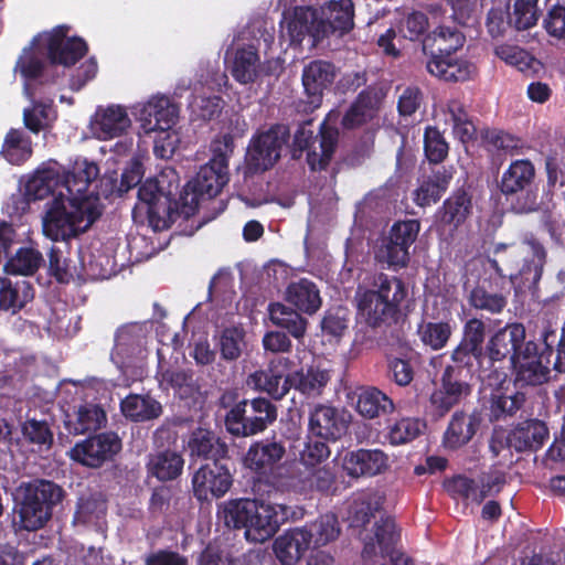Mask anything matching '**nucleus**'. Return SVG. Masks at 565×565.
I'll use <instances>...</instances> for the list:
<instances>
[{
    "label": "nucleus",
    "instance_id": "62",
    "mask_svg": "<svg viewBox=\"0 0 565 565\" xmlns=\"http://www.w3.org/2000/svg\"><path fill=\"white\" fill-rule=\"evenodd\" d=\"M428 18L420 11L407 13L398 24L397 32L411 41L418 40L428 29Z\"/></svg>",
    "mask_w": 565,
    "mask_h": 565
},
{
    "label": "nucleus",
    "instance_id": "32",
    "mask_svg": "<svg viewBox=\"0 0 565 565\" xmlns=\"http://www.w3.org/2000/svg\"><path fill=\"white\" fill-rule=\"evenodd\" d=\"M286 448L276 440H263L253 444L245 455V466L256 472H266L285 456Z\"/></svg>",
    "mask_w": 565,
    "mask_h": 565
},
{
    "label": "nucleus",
    "instance_id": "36",
    "mask_svg": "<svg viewBox=\"0 0 565 565\" xmlns=\"http://www.w3.org/2000/svg\"><path fill=\"white\" fill-rule=\"evenodd\" d=\"M285 298L287 302L308 315L318 311L322 303L318 287L306 278L289 284Z\"/></svg>",
    "mask_w": 565,
    "mask_h": 565
},
{
    "label": "nucleus",
    "instance_id": "15",
    "mask_svg": "<svg viewBox=\"0 0 565 565\" xmlns=\"http://www.w3.org/2000/svg\"><path fill=\"white\" fill-rule=\"evenodd\" d=\"M232 486L228 470L216 463H206L192 477L194 497L200 501H210L223 497Z\"/></svg>",
    "mask_w": 565,
    "mask_h": 565
},
{
    "label": "nucleus",
    "instance_id": "26",
    "mask_svg": "<svg viewBox=\"0 0 565 565\" xmlns=\"http://www.w3.org/2000/svg\"><path fill=\"white\" fill-rule=\"evenodd\" d=\"M388 461V456L380 449H359L345 455L343 469L353 478L372 477L385 472Z\"/></svg>",
    "mask_w": 565,
    "mask_h": 565
},
{
    "label": "nucleus",
    "instance_id": "19",
    "mask_svg": "<svg viewBox=\"0 0 565 565\" xmlns=\"http://www.w3.org/2000/svg\"><path fill=\"white\" fill-rule=\"evenodd\" d=\"M363 542L362 558L372 559L395 548L399 540V531L395 521L391 518H382L376 521L371 530H365L360 534Z\"/></svg>",
    "mask_w": 565,
    "mask_h": 565
},
{
    "label": "nucleus",
    "instance_id": "27",
    "mask_svg": "<svg viewBox=\"0 0 565 565\" xmlns=\"http://www.w3.org/2000/svg\"><path fill=\"white\" fill-rule=\"evenodd\" d=\"M426 70L445 82H465L472 78L477 72L472 63L443 54L430 56L426 62Z\"/></svg>",
    "mask_w": 565,
    "mask_h": 565
},
{
    "label": "nucleus",
    "instance_id": "40",
    "mask_svg": "<svg viewBox=\"0 0 565 565\" xmlns=\"http://www.w3.org/2000/svg\"><path fill=\"white\" fill-rule=\"evenodd\" d=\"M264 70L254 46L241 47L234 53L231 73L237 82L253 83Z\"/></svg>",
    "mask_w": 565,
    "mask_h": 565
},
{
    "label": "nucleus",
    "instance_id": "24",
    "mask_svg": "<svg viewBox=\"0 0 565 565\" xmlns=\"http://www.w3.org/2000/svg\"><path fill=\"white\" fill-rule=\"evenodd\" d=\"M131 126L126 109L119 105L99 107L90 119L92 134L100 139L108 140L119 137Z\"/></svg>",
    "mask_w": 565,
    "mask_h": 565
},
{
    "label": "nucleus",
    "instance_id": "38",
    "mask_svg": "<svg viewBox=\"0 0 565 565\" xmlns=\"http://www.w3.org/2000/svg\"><path fill=\"white\" fill-rule=\"evenodd\" d=\"M310 548L300 527L278 536L274 542V552L282 565H295Z\"/></svg>",
    "mask_w": 565,
    "mask_h": 565
},
{
    "label": "nucleus",
    "instance_id": "46",
    "mask_svg": "<svg viewBox=\"0 0 565 565\" xmlns=\"http://www.w3.org/2000/svg\"><path fill=\"white\" fill-rule=\"evenodd\" d=\"M356 411L365 418H375L394 411V403L375 387L363 390L358 397Z\"/></svg>",
    "mask_w": 565,
    "mask_h": 565
},
{
    "label": "nucleus",
    "instance_id": "21",
    "mask_svg": "<svg viewBox=\"0 0 565 565\" xmlns=\"http://www.w3.org/2000/svg\"><path fill=\"white\" fill-rule=\"evenodd\" d=\"M73 171L65 173L62 166L55 160L43 162L26 180L24 194L29 200H42L50 193L58 191L65 182L66 177H71Z\"/></svg>",
    "mask_w": 565,
    "mask_h": 565
},
{
    "label": "nucleus",
    "instance_id": "2",
    "mask_svg": "<svg viewBox=\"0 0 565 565\" xmlns=\"http://www.w3.org/2000/svg\"><path fill=\"white\" fill-rule=\"evenodd\" d=\"M217 515L227 527L244 530L247 541L264 543L276 534L287 518V507L263 500L236 499L222 503Z\"/></svg>",
    "mask_w": 565,
    "mask_h": 565
},
{
    "label": "nucleus",
    "instance_id": "10",
    "mask_svg": "<svg viewBox=\"0 0 565 565\" xmlns=\"http://www.w3.org/2000/svg\"><path fill=\"white\" fill-rule=\"evenodd\" d=\"M288 131L285 126H276L255 138L248 148L247 164L254 172L271 168L280 157L287 142Z\"/></svg>",
    "mask_w": 565,
    "mask_h": 565
},
{
    "label": "nucleus",
    "instance_id": "34",
    "mask_svg": "<svg viewBox=\"0 0 565 565\" xmlns=\"http://www.w3.org/2000/svg\"><path fill=\"white\" fill-rule=\"evenodd\" d=\"M311 547L326 546L341 534V525L334 513L328 512L300 527Z\"/></svg>",
    "mask_w": 565,
    "mask_h": 565
},
{
    "label": "nucleus",
    "instance_id": "60",
    "mask_svg": "<svg viewBox=\"0 0 565 565\" xmlns=\"http://www.w3.org/2000/svg\"><path fill=\"white\" fill-rule=\"evenodd\" d=\"M539 0H514L511 23L518 30H527L537 21Z\"/></svg>",
    "mask_w": 565,
    "mask_h": 565
},
{
    "label": "nucleus",
    "instance_id": "61",
    "mask_svg": "<svg viewBox=\"0 0 565 565\" xmlns=\"http://www.w3.org/2000/svg\"><path fill=\"white\" fill-rule=\"evenodd\" d=\"M38 42L41 40L34 39L32 45L23 50L17 62L15 71L25 78H35L43 70L42 53L34 49Z\"/></svg>",
    "mask_w": 565,
    "mask_h": 565
},
{
    "label": "nucleus",
    "instance_id": "22",
    "mask_svg": "<svg viewBox=\"0 0 565 565\" xmlns=\"http://www.w3.org/2000/svg\"><path fill=\"white\" fill-rule=\"evenodd\" d=\"M139 121L146 134L168 131L177 124L178 108L168 97H151L139 110Z\"/></svg>",
    "mask_w": 565,
    "mask_h": 565
},
{
    "label": "nucleus",
    "instance_id": "18",
    "mask_svg": "<svg viewBox=\"0 0 565 565\" xmlns=\"http://www.w3.org/2000/svg\"><path fill=\"white\" fill-rule=\"evenodd\" d=\"M469 393L470 386L465 376H461V371L447 366L441 376L440 387L430 396V405L439 416H444Z\"/></svg>",
    "mask_w": 565,
    "mask_h": 565
},
{
    "label": "nucleus",
    "instance_id": "33",
    "mask_svg": "<svg viewBox=\"0 0 565 565\" xmlns=\"http://www.w3.org/2000/svg\"><path fill=\"white\" fill-rule=\"evenodd\" d=\"M548 437L546 425L537 419L527 420L515 427L508 437V444L516 451L537 450Z\"/></svg>",
    "mask_w": 565,
    "mask_h": 565
},
{
    "label": "nucleus",
    "instance_id": "4",
    "mask_svg": "<svg viewBox=\"0 0 565 565\" xmlns=\"http://www.w3.org/2000/svg\"><path fill=\"white\" fill-rule=\"evenodd\" d=\"M62 498V488L52 481L35 480L21 484L15 494L13 524L25 531L43 527L52 515V507Z\"/></svg>",
    "mask_w": 565,
    "mask_h": 565
},
{
    "label": "nucleus",
    "instance_id": "50",
    "mask_svg": "<svg viewBox=\"0 0 565 565\" xmlns=\"http://www.w3.org/2000/svg\"><path fill=\"white\" fill-rule=\"evenodd\" d=\"M33 299V289L23 281L12 287L6 278H0V308L17 312Z\"/></svg>",
    "mask_w": 565,
    "mask_h": 565
},
{
    "label": "nucleus",
    "instance_id": "45",
    "mask_svg": "<svg viewBox=\"0 0 565 565\" xmlns=\"http://www.w3.org/2000/svg\"><path fill=\"white\" fill-rule=\"evenodd\" d=\"M451 360L456 365L454 367L461 371V376L467 377V375L471 374V366L473 361H477L479 364V373L478 377L481 381L491 380L492 374L489 372V367L486 364V355L483 352L478 349H471L468 344L460 341V343L454 349L451 353Z\"/></svg>",
    "mask_w": 565,
    "mask_h": 565
},
{
    "label": "nucleus",
    "instance_id": "9",
    "mask_svg": "<svg viewBox=\"0 0 565 565\" xmlns=\"http://www.w3.org/2000/svg\"><path fill=\"white\" fill-rule=\"evenodd\" d=\"M525 328L522 323H510L500 329L487 344L486 364L497 383L505 380L507 374L497 367L492 370L495 362H501L510 356L511 364L515 355L523 350L525 342Z\"/></svg>",
    "mask_w": 565,
    "mask_h": 565
},
{
    "label": "nucleus",
    "instance_id": "11",
    "mask_svg": "<svg viewBox=\"0 0 565 565\" xmlns=\"http://www.w3.org/2000/svg\"><path fill=\"white\" fill-rule=\"evenodd\" d=\"M472 198L466 191L454 192L435 214V230L445 239L452 238L472 214Z\"/></svg>",
    "mask_w": 565,
    "mask_h": 565
},
{
    "label": "nucleus",
    "instance_id": "25",
    "mask_svg": "<svg viewBox=\"0 0 565 565\" xmlns=\"http://www.w3.org/2000/svg\"><path fill=\"white\" fill-rule=\"evenodd\" d=\"M334 79L333 66L324 61H313L302 72V84L307 95L308 108L313 110L321 105L322 92Z\"/></svg>",
    "mask_w": 565,
    "mask_h": 565
},
{
    "label": "nucleus",
    "instance_id": "12",
    "mask_svg": "<svg viewBox=\"0 0 565 565\" xmlns=\"http://www.w3.org/2000/svg\"><path fill=\"white\" fill-rule=\"evenodd\" d=\"M509 257L520 258L510 277L522 279L527 287H535L546 263V250L543 245L533 237L526 238L520 247L509 252Z\"/></svg>",
    "mask_w": 565,
    "mask_h": 565
},
{
    "label": "nucleus",
    "instance_id": "20",
    "mask_svg": "<svg viewBox=\"0 0 565 565\" xmlns=\"http://www.w3.org/2000/svg\"><path fill=\"white\" fill-rule=\"evenodd\" d=\"M46 44L52 63L70 66L75 64L85 53L86 44L78 38H66V30L60 26L50 33L36 38Z\"/></svg>",
    "mask_w": 565,
    "mask_h": 565
},
{
    "label": "nucleus",
    "instance_id": "31",
    "mask_svg": "<svg viewBox=\"0 0 565 565\" xmlns=\"http://www.w3.org/2000/svg\"><path fill=\"white\" fill-rule=\"evenodd\" d=\"M466 38L457 26L439 25L423 40V51L429 54L451 55L461 49Z\"/></svg>",
    "mask_w": 565,
    "mask_h": 565
},
{
    "label": "nucleus",
    "instance_id": "13",
    "mask_svg": "<svg viewBox=\"0 0 565 565\" xmlns=\"http://www.w3.org/2000/svg\"><path fill=\"white\" fill-rule=\"evenodd\" d=\"M121 449V443L114 433H104L77 443L70 451L73 460L83 466L97 468L111 459Z\"/></svg>",
    "mask_w": 565,
    "mask_h": 565
},
{
    "label": "nucleus",
    "instance_id": "44",
    "mask_svg": "<svg viewBox=\"0 0 565 565\" xmlns=\"http://www.w3.org/2000/svg\"><path fill=\"white\" fill-rule=\"evenodd\" d=\"M268 311L275 326L286 329L295 339L305 337L308 321L299 312L280 302L271 303Z\"/></svg>",
    "mask_w": 565,
    "mask_h": 565
},
{
    "label": "nucleus",
    "instance_id": "54",
    "mask_svg": "<svg viewBox=\"0 0 565 565\" xmlns=\"http://www.w3.org/2000/svg\"><path fill=\"white\" fill-rule=\"evenodd\" d=\"M375 115V104L371 95L360 94L342 118V126L347 129L359 127Z\"/></svg>",
    "mask_w": 565,
    "mask_h": 565
},
{
    "label": "nucleus",
    "instance_id": "8",
    "mask_svg": "<svg viewBox=\"0 0 565 565\" xmlns=\"http://www.w3.org/2000/svg\"><path fill=\"white\" fill-rule=\"evenodd\" d=\"M281 34L291 43H301L309 38L317 45L327 38L326 21L320 18L319 10L311 7H296L285 11L281 20Z\"/></svg>",
    "mask_w": 565,
    "mask_h": 565
},
{
    "label": "nucleus",
    "instance_id": "53",
    "mask_svg": "<svg viewBox=\"0 0 565 565\" xmlns=\"http://www.w3.org/2000/svg\"><path fill=\"white\" fill-rule=\"evenodd\" d=\"M495 55L522 73L536 72L540 67V63L536 58L525 50L515 45H499L495 47Z\"/></svg>",
    "mask_w": 565,
    "mask_h": 565
},
{
    "label": "nucleus",
    "instance_id": "1",
    "mask_svg": "<svg viewBox=\"0 0 565 565\" xmlns=\"http://www.w3.org/2000/svg\"><path fill=\"white\" fill-rule=\"evenodd\" d=\"M98 173L93 162L75 163L73 174L65 178L62 189L45 204L42 231L47 238L67 241L87 231L100 216L98 198L87 194Z\"/></svg>",
    "mask_w": 565,
    "mask_h": 565
},
{
    "label": "nucleus",
    "instance_id": "41",
    "mask_svg": "<svg viewBox=\"0 0 565 565\" xmlns=\"http://www.w3.org/2000/svg\"><path fill=\"white\" fill-rule=\"evenodd\" d=\"M32 153V141L23 130L12 128L7 132L0 150V154L6 161L13 166H20L26 162Z\"/></svg>",
    "mask_w": 565,
    "mask_h": 565
},
{
    "label": "nucleus",
    "instance_id": "55",
    "mask_svg": "<svg viewBox=\"0 0 565 565\" xmlns=\"http://www.w3.org/2000/svg\"><path fill=\"white\" fill-rule=\"evenodd\" d=\"M418 335L424 345L431 350L443 349L452 334V328L448 322H423L418 327Z\"/></svg>",
    "mask_w": 565,
    "mask_h": 565
},
{
    "label": "nucleus",
    "instance_id": "30",
    "mask_svg": "<svg viewBox=\"0 0 565 565\" xmlns=\"http://www.w3.org/2000/svg\"><path fill=\"white\" fill-rule=\"evenodd\" d=\"M106 422V413L99 405L84 403L66 415L65 427L71 434L82 435L100 429Z\"/></svg>",
    "mask_w": 565,
    "mask_h": 565
},
{
    "label": "nucleus",
    "instance_id": "51",
    "mask_svg": "<svg viewBox=\"0 0 565 565\" xmlns=\"http://www.w3.org/2000/svg\"><path fill=\"white\" fill-rule=\"evenodd\" d=\"M188 448L192 457L217 458L225 454V446L215 436L203 428L194 430L188 441Z\"/></svg>",
    "mask_w": 565,
    "mask_h": 565
},
{
    "label": "nucleus",
    "instance_id": "17",
    "mask_svg": "<svg viewBox=\"0 0 565 565\" xmlns=\"http://www.w3.org/2000/svg\"><path fill=\"white\" fill-rule=\"evenodd\" d=\"M289 363L287 358L274 359L268 369L249 374L246 384L256 391L267 393L275 399H281L290 390V376L284 375V370Z\"/></svg>",
    "mask_w": 565,
    "mask_h": 565
},
{
    "label": "nucleus",
    "instance_id": "29",
    "mask_svg": "<svg viewBox=\"0 0 565 565\" xmlns=\"http://www.w3.org/2000/svg\"><path fill=\"white\" fill-rule=\"evenodd\" d=\"M320 18L329 26L327 38L331 33L344 35L354 28V4L352 0H329L319 11Z\"/></svg>",
    "mask_w": 565,
    "mask_h": 565
},
{
    "label": "nucleus",
    "instance_id": "7",
    "mask_svg": "<svg viewBox=\"0 0 565 565\" xmlns=\"http://www.w3.org/2000/svg\"><path fill=\"white\" fill-rule=\"evenodd\" d=\"M337 114L330 113L327 120L321 125L320 135L313 136L308 128L309 122L301 126L295 134L294 142L300 149H308L307 161L312 170L323 169L332 158L338 143L339 131L329 126L335 121Z\"/></svg>",
    "mask_w": 565,
    "mask_h": 565
},
{
    "label": "nucleus",
    "instance_id": "35",
    "mask_svg": "<svg viewBox=\"0 0 565 565\" xmlns=\"http://www.w3.org/2000/svg\"><path fill=\"white\" fill-rule=\"evenodd\" d=\"M138 198L140 202L147 205V214L152 226L156 230L164 227V216L168 214L169 206L167 198L163 196L158 185V181L152 179L146 180L138 190Z\"/></svg>",
    "mask_w": 565,
    "mask_h": 565
},
{
    "label": "nucleus",
    "instance_id": "47",
    "mask_svg": "<svg viewBox=\"0 0 565 565\" xmlns=\"http://www.w3.org/2000/svg\"><path fill=\"white\" fill-rule=\"evenodd\" d=\"M330 381V374L326 370L308 369L295 372L290 375V387L294 386L308 397L321 396Z\"/></svg>",
    "mask_w": 565,
    "mask_h": 565
},
{
    "label": "nucleus",
    "instance_id": "42",
    "mask_svg": "<svg viewBox=\"0 0 565 565\" xmlns=\"http://www.w3.org/2000/svg\"><path fill=\"white\" fill-rule=\"evenodd\" d=\"M535 177V169L530 160H515L504 171L501 179L503 194H514L523 191Z\"/></svg>",
    "mask_w": 565,
    "mask_h": 565
},
{
    "label": "nucleus",
    "instance_id": "28",
    "mask_svg": "<svg viewBox=\"0 0 565 565\" xmlns=\"http://www.w3.org/2000/svg\"><path fill=\"white\" fill-rule=\"evenodd\" d=\"M227 182L228 169H224L220 164H204L196 177L186 185V190L192 191L191 203L198 204L199 196H216Z\"/></svg>",
    "mask_w": 565,
    "mask_h": 565
},
{
    "label": "nucleus",
    "instance_id": "52",
    "mask_svg": "<svg viewBox=\"0 0 565 565\" xmlns=\"http://www.w3.org/2000/svg\"><path fill=\"white\" fill-rule=\"evenodd\" d=\"M443 110L446 116V122L451 124L454 132L462 141L472 138L475 126L469 120L465 106L459 99H449Z\"/></svg>",
    "mask_w": 565,
    "mask_h": 565
},
{
    "label": "nucleus",
    "instance_id": "63",
    "mask_svg": "<svg viewBox=\"0 0 565 565\" xmlns=\"http://www.w3.org/2000/svg\"><path fill=\"white\" fill-rule=\"evenodd\" d=\"M482 139L488 147L502 150L507 153L518 152L523 146L521 139L497 129H486L482 132Z\"/></svg>",
    "mask_w": 565,
    "mask_h": 565
},
{
    "label": "nucleus",
    "instance_id": "3",
    "mask_svg": "<svg viewBox=\"0 0 565 565\" xmlns=\"http://www.w3.org/2000/svg\"><path fill=\"white\" fill-rule=\"evenodd\" d=\"M405 297L406 289L401 279L377 274L371 288L360 286L356 290L358 317L370 327H380L393 317Z\"/></svg>",
    "mask_w": 565,
    "mask_h": 565
},
{
    "label": "nucleus",
    "instance_id": "43",
    "mask_svg": "<svg viewBox=\"0 0 565 565\" xmlns=\"http://www.w3.org/2000/svg\"><path fill=\"white\" fill-rule=\"evenodd\" d=\"M121 412L135 422L158 418L162 413L161 404L149 395L131 394L121 402Z\"/></svg>",
    "mask_w": 565,
    "mask_h": 565
},
{
    "label": "nucleus",
    "instance_id": "39",
    "mask_svg": "<svg viewBox=\"0 0 565 565\" xmlns=\"http://www.w3.org/2000/svg\"><path fill=\"white\" fill-rule=\"evenodd\" d=\"M384 502L380 492L369 491L358 493L349 504L348 520L352 527H363Z\"/></svg>",
    "mask_w": 565,
    "mask_h": 565
},
{
    "label": "nucleus",
    "instance_id": "48",
    "mask_svg": "<svg viewBox=\"0 0 565 565\" xmlns=\"http://www.w3.org/2000/svg\"><path fill=\"white\" fill-rule=\"evenodd\" d=\"M184 460L175 451H162L149 458V472L161 481L173 480L179 477L183 469Z\"/></svg>",
    "mask_w": 565,
    "mask_h": 565
},
{
    "label": "nucleus",
    "instance_id": "5",
    "mask_svg": "<svg viewBox=\"0 0 565 565\" xmlns=\"http://www.w3.org/2000/svg\"><path fill=\"white\" fill-rule=\"evenodd\" d=\"M420 224L416 220L395 223L374 248V258L391 269H401L409 262V247L416 241Z\"/></svg>",
    "mask_w": 565,
    "mask_h": 565
},
{
    "label": "nucleus",
    "instance_id": "57",
    "mask_svg": "<svg viewBox=\"0 0 565 565\" xmlns=\"http://www.w3.org/2000/svg\"><path fill=\"white\" fill-rule=\"evenodd\" d=\"M469 303L478 310L500 313L507 306V298L502 294L489 292L484 287L478 286L470 291Z\"/></svg>",
    "mask_w": 565,
    "mask_h": 565
},
{
    "label": "nucleus",
    "instance_id": "16",
    "mask_svg": "<svg viewBox=\"0 0 565 565\" xmlns=\"http://www.w3.org/2000/svg\"><path fill=\"white\" fill-rule=\"evenodd\" d=\"M548 359L544 355H537L535 342L527 341L519 355H515L514 363L516 376L515 382L521 386L540 385L550 379Z\"/></svg>",
    "mask_w": 565,
    "mask_h": 565
},
{
    "label": "nucleus",
    "instance_id": "59",
    "mask_svg": "<svg viewBox=\"0 0 565 565\" xmlns=\"http://www.w3.org/2000/svg\"><path fill=\"white\" fill-rule=\"evenodd\" d=\"M424 424L415 418H402L390 426L388 439L393 445H402L415 439L423 430Z\"/></svg>",
    "mask_w": 565,
    "mask_h": 565
},
{
    "label": "nucleus",
    "instance_id": "58",
    "mask_svg": "<svg viewBox=\"0 0 565 565\" xmlns=\"http://www.w3.org/2000/svg\"><path fill=\"white\" fill-rule=\"evenodd\" d=\"M24 90L33 104L31 107L23 110V122L29 130L38 134L40 130L45 128L51 119V107L49 104L34 102L33 95L30 93L28 85H25Z\"/></svg>",
    "mask_w": 565,
    "mask_h": 565
},
{
    "label": "nucleus",
    "instance_id": "56",
    "mask_svg": "<svg viewBox=\"0 0 565 565\" xmlns=\"http://www.w3.org/2000/svg\"><path fill=\"white\" fill-rule=\"evenodd\" d=\"M218 347L224 360H237L247 347L245 331L236 327L225 329L220 337Z\"/></svg>",
    "mask_w": 565,
    "mask_h": 565
},
{
    "label": "nucleus",
    "instance_id": "23",
    "mask_svg": "<svg viewBox=\"0 0 565 565\" xmlns=\"http://www.w3.org/2000/svg\"><path fill=\"white\" fill-rule=\"evenodd\" d=\"M348 419L337 408L317 404L309 413V430L326 440H337L347 431Z\"/></svg>",
    "mask_w": 565,
    "mask_h": 565
},
{
    "label": "nucleus",
    "instance_id": "37",
    "mask_svg": "<svg viewBox=\"0 0 565 565\" xmlns=\"http://www.w3.org/2000/svg\"><path fill=\"white\" fill-rule=\"evenodd\" d=\"M479 424L475 415L456 412L444 434V446L452 450L465 446L477 433Z\"/></svg>",
    "mask_w": 565,
    "mask_h": 565
},
{
    "label": "nucleus",
    "instance_id": "64",
    "mask_svg": "<svg viewBox=\"0 0 565 565\" xmlns=\"http://www.w3.org/2000/svg\"><path fill=\"white\" fill-rule=\"evenodd\" d=\"M424 148L426 157L430 162H441L448 153V143L440 131L434 127H428L424 136Z\"/></svg>",
    "mask_w": 565,
    "mask_h": 565
},
{
    "label": "nucleus",
    "instance_id": "14",
    "mask_svg": "<svg viewBox=\"0 0 565 565\" xmlns=\"http://www.w3.org/2000/svg\"><path fill=\"white\" fill-rule=\"evenodd\" d=\"M148 334L147 322H130L119 327L115 333L113 360L118 364H128L135 359L143 358Z\"/></svg>",
    "mask_w": 565,
    "mask_h": 565
},
{
    "label": "nucleus",
    "instance_id": "49",
    "mask_svg": "<svg viewBox=\"0 0 565 565\" xmlns=\"http://www.w3.org/2000/svg\"><path fill=\"white\" fill-rule=\"evenodd\" d=\"M42 254L33 247H21L8 259L4 271L10 275L31 276L42 266Z\"/></svg>",
    "mask_w": 565,
    "mask_h": 565
},
{
    "label": "nucleus",
    "instance_id": "6",
    "mask_svg": "<svg viewBox=\"0 0 565 565\" xmlns=\"http://www.w3.org/2000/svg\"><path fill=\"white\" fill-rule=\"evenodd\" d=\"M277 409L268 399L258 397L244 399L226 415L225 424L230 433L236 436H252L260 433L274 423Z\"/></svg>",
    "mask_w": 565,
    "mask_h": 565
}]
</instances>
